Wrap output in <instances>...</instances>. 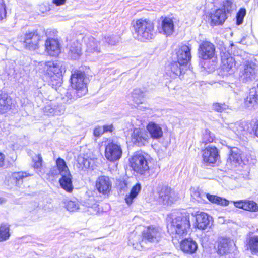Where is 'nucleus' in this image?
Wrapping results in <instances>:
<instances>
[{"mask_svg":"<svg viewBox=\"0 0 258 258\" xmlns=\"http://www.w3.org/2000/svg\"><path fill=\"white\" fill-rule=\"evenodd\" d=\"M167 228L173 238L179 239L186 236L190 228V217L188 214H181L170 218Z\"/></svg>","mask_w":258,"mask_h":258,"instance_id":"nucleus-1","label":"nucleus"},{"mask_svg":"<svg viewBox=\"0 0 258 258\" xmlns=\"http://www.w3.org/2000/svg\"><path fill=\"white\" fill-rule=\"evenodd\" d=\"M137 39L146 41L153 39L155 36L154 23L148 19H140L133 24Z\"/></svg>","mask_w":258,"mask_h":258,"instance_id":"nucleus-2","label":"nucleus"},{"mask_svg":"<svg viewBox=\"0 0 258 258\" xmlns=\"http://www.w3.org/2000/svg\"><path fill=\"white\" fill-rule=\"evenodd\" d=\"M252 158L249 154H246L245 158L242 156V152L236 147L232 148L229 152L227 160V165L231 167H236L242 163L244 164L250 163Z\"/></svg>","mask_w":258,"mask_h":258,"instance_id":"nucleus-3","label":"nucleus"},{"mask_svg":"<svg viewBox=\"0 0 258 258\" xmlns=\"http://www.w3.org/2000/svg\"><path fill=\"white\" fill-rule=\"evenodd\" d=\"M71 83L72 87L78 92L79 96H82L87 92L85 76L83 72L77 71L72 74Z\"/></svg>","mask_w":258,"mask_h":258,"instance_id":"nucleus-4","label":"nucleus"},{"mask_svg":"<svg viewBox=\"0 0 258 258\" xmlns=\"http://www.w3.org/2000/svg\"><path fill=\"white\" fill-rule=\"evenodd\" d=\"M131 166L133 169L141 174L148 172L149 166L146 158L141 154H136L130 159Z\"/></svg>","mask_w":258,"mask_h":258,"instance_id":"nucleus-5","label":"nucleus"},{"mask_svg":"<svg viewBox=\"0 0 258 258\" xmlns=\"http://www.w3.org/2000/svg\"><path fill=\"white\" fill-rule=\"evenodd\" d=\"M46 74L51 80L60 79L63 73L65 72V68L61 63L58 61H48L45 62L44 67Z\"/></svg>","mask_w":258,"mask_h":258,"instance_id":"nucleus-6","label":"nucleus"},{"mask_svg":"<svg viewBox=\"0 0 258 258\" xmlns=\"http://www.w3.org/2000/svg\"><path fill=\"white\" fill-rule=\"evenodd\" d=\"M122 151L120 145L113 142H109L105 147V156L111 162L118 160L121 157Z\"/></svg>","mask_w":258,"mask_h":258,"instance_id":"nucleus-7","label":"nucleus"},{"mask_svg":"<svg viewBox=\"0 0 258 258\" xmlns=\"http://www.w3.org/2000/svg\"><path fill=\"white\" fill-rule=\"evenodd\" d=\"M221 67L223 75L227 76L233 74L236 69L234 58L228 53H223L221 55Z\"/></svg>","mask_w":258,"mask_h":258,"instance_id":"nucleus-8","label":"nucleus"},{"mask_svg":"<svg viewBox=\"0 0 258 258\" xmlns=\"http://www.w3.org/2000/svg\"><path fill=\"white\" fill-rule=\"evenodd\" d=\"M199 58L203 60L211 59L215 56V47L209 41H204L198 48Z\"/></svg>","mask_w":258,"mask_h":258,"instance_id":"nucleus-9","label":"nucleus"},{"mask_svg":"<svg viewBox=\"0 0 258 258\" xmlns=\"http://www.w3.org/2000/svg\"><path fill=\"white\" fill-rule=\"evenodd\" d=\"M143 239L151 243L158 242L161 238V229L153 226H149L142 233Z\"/></svg>","mask_w":258,"mask_h":258,"instance_id":"nucleus-10","label":"nucleus"},{"mask_svg":"<svg viewBox=\"0 0 258 258\" xmlns=\"http://www.w3.org/2000/svg\"><path fill=\"white\" fill-rule=\"evenodd\" d=\"M177 199L175 192L170 188L163 187L161 189L158 198V202L163 206L172 204Z\"/></svg>","mask_w":258,"mask_h":258,"instance_id":"nucleus-11","label":"nucleus"},{"mask_svg":"<svg viewBox=\"0 0 258 258\" xmlns=\"http://www.w3.org/2000/svg\"><path fill=\"white\" fill-rule=\"evenodd\" d=\"M85 41L86 46L85 50L86 55L98 57V54L101 53L99 42L93 37L86 38Z\"/></svg>","mask_w":258,"mask_h":258,"instance_id":"nucleus-12","label":"nucleus"},{"mask_svg":"<svg viewBox=\"0 0 258 258\" xmlns=\"http://www.w3.org/2000/svg\"><path fill=\"white\" fill-rule=\"evenodd\" d=\"M149 137L146 132L139 128H135L131 135V141L135 145L141 146L148 143Z\"/></svg>","mask_w":258,"mask_h":258,"instance_id":"nucleus-13","label":"nucleus"},{"mask_svg":"<svg viewBox=\"0 0 258 258\" xmlns=\"http://www.w3.org/2000/svg\"><path fill=\"white\" fill-rule=\"evenodd\" d=\"M202 152L203 160L205 163L214 164L219 158L218 150L214 146H208Z\"/></svg>","mask_w":258,"mask_h":258,"instance_id":"nucleus-14","label":"nucleus"},{"mask_svg":"<svg viewBox=\"0 0 258 258\" xmlns=\"http://www.w3.org/2000/svg\"><path fill=\"white\" fill-rule=\"evenodd\" d=\"M196 227L200 230H205L210 227L213 223L211 216L204 212H198L195 215Z\"/></svg>","mask_w":258,"mask_h":258,"instance_id":"nucleus-15","label":"nucleus"},{"mask_svg":"<svg viewBox=\"0 0 258 258\" xmlns=\"http://www.w3.org/2000/svg\"><path fill=\"white\" fill-rule=\"evenodd\" d=\"M40 40V36L37 31L26 33L24 40L26 48L31 50L37 49Z\"/></svg>","mask_w":258,"mask_h":258,"instance_id":"nucleus-16","label":"nucleus"},{"mask_svg":"<svg viewBox=\"0 0 258 258\" xmlns=\"http://www.w3.org/2000/svg\"><path fill=\"white\" fill-rule=\"evenodd\" d=\"M96 187L100 193L104 195L108 194L111 190L112 182L108 176H101L97 178Z\"/></svg>","mask_w":258,"mask_h":258,"instance_id":"nucleus-17","label":"nucleus"},{"mask_svg":"<svg viewBox=\"0 0 258 258\" xmlns=\"http://www.w3.org/2000/svg\"><path fill=\"white\" fill-rule=\"evenodd\" d=\"M159 32L167 36H171L174 31V24L172 19L165 17L159 27Z\"/></svg>","mask_w":258,"mask_h":258,"instance_id":"nucleus-18","label":"nucleus"},{"mask_svg":"<svg viewBox=\"0 0 258 258\" xmlns=\"http://www.w3.org/2000/svg\"><path fill=\"white\" fill-rule=\"evenodd\" d=\"M191 49L187 45L181 46L177 52V60L180 65L186 64L191 59Z\"/></svg>","mask_w":258,"mask_h":258,"instance_id":"nucleus-19","label":"nucleus"},{"mask_svg":"<svg viewBox=\"0 0 258 258\" xmlns=\"http://www.w3.org/2000/svg\"><path fill=\"white\" fill-rule=\"evenodd\" d=\"M45 48L47 53L52 56H57L60 52L59 43L55 39H48L45 42Z\"/></svg>","mask_w":258,"mask_h":258,"instance_id":"nucleus-20","label":"nucleus"},{"mask_svg":"<svg viewBox=\"0 0 258 258\" xmlns=\"http://www.w3.org/2000/svg\"><path fill=\"white\" fill-rule=\"evenodd\" d=\"M255 69L254 64L245 65L240 75L241 80L244 82H248L254 79L255 76Z\"/></svg>","mask_w":258,"mask_h":258,"instance_id":"nucleus-21","label":"nucleus"},{"mask_svg":"<svg viewBox=\"0 0 258 258\" xmlns=\"http://www.w3.org/2000/svg\"><path fill=\"white\" fill-rule=\"evenodd\" d=\"M247 107H255L258 105V84L250 90L249 94L244 101Z\"/></svg>","mask_w":258,"mask_h":258,"instance_id":"nucleus-22","label":"nucleus"},{"mask_svg":"<svg viewBox=\"0 0 258 258\" xmlns=\"http://www.w3.org/2000/svg\"><path fill=\"white\" fill-rule=\"evenodd\" d=\"M197 243L191 239H185L180 243V249L184 253L193 254L197 251Z\"/></svg>","mask_w":258,"mask_h":258,"instance_id":"nucleus-23","label":"nucleus"},{"mask_svg":"<svg viewBox=\"0 0 258 258\" xmlns=\"http://www.w3.org/2000/svg\"><path fill=\"white\" fill-rule=\"evenodd\" d=\"M146 128L151 137L153 139H159L163 136V131L159 124L154 122H150Z\"/></svg>","mask_w":258,"mask_h":258,"instance_id":"nucleus-24","label":"nucleus"},{"mask_svg":"<svg viewBox=\"0 0 258 258\" xmlns=\"http://www.w3.org/2000/svg\"><path fill=\"white\" fill-rule=\"evenodd\" d=\"M211 23L215 25L224 23L227 18L226 14L222 9H218L211 14Z\"/></svg>","mask_w":258,"mask_h":258,"instance_id":"nucleus-25","label":"nucleus"},{"mask_svg":"<svg viewBox=\"0 0 258 258\" xmlns=\"http://www.w3.org/2000/svg\"><path fill=\"white\" fill-rule=\"evenodd\" d=\"M94 164V161L91 158H86L82 156H79L77 159L76 167L82 171H86L92 168Z\"/></svg>","mask_w":258,"mask_h":258,"instance_id":"nucleus-26","label":"nucleus"},{"mask_svg":"<svg viewBox=\"0 0 258 258\" xmlns=\"http://www.w3.org/2000/svg\"><path fill=\"white\" fill-rule=\"evenodd\" d=\"M231 242L227 238H221L219 239L217 245V253L221 255L229 253Z\"/></svg>","mask_w":258,"mask_h":258,"instance_id":"nucleus-27","label":"nucleus"},{"mask_svg":"<svg viewBox=\"0 0 258 258\" xmlns=\"http://www.w3.org/2000/svg\"><path fill=\"white\" fill-rule=\"evenodd\" d=\"M63 111L62 107L53 104L51 102L46 105L44 108V112L47 115H58L62 113Z\"/></svg>","mask_w":258,"mask_h":258,"instance_id":"nucleus-28","label":"nucleus"},{"mask_svg":"<svg viewBox=\"0 0 258 258\" xmlns=\"http://www.w3.org/2000/svg\"><path fill=\"white\" fill-rule=\"evenodd\" d=\"M61 175L62 177L59 179L61 186L68 192L72 191L73 190L72 175L70 173Z\"/></svg>","mask_w":258,"mask_h":258,"instance_id":"nucleus-29","label":"nucleus"},{"mask_svg":"<svg viewBox=\"0 0 258 258\" xmlns=\"http://www.w3.org/2000/svg\"><path fill=\"white\" fill-rule=\"evenodd\" d=\"M11 99L7 94L0 97V113H5L11 109Z\"/></svg>","mask_w":258,"mask_h":258,"instance_id":"nucleus-30","label":"nucleus"},{"mask_svg":"<svg viewBox=\"0 0 258 258\" xmlns=\"http://www.w3.org/2000/svg\"><path fill=\"white\" fill-rule=\"evenodd\" d=\"M82 54L81 44L77 42L73 43L70 47L69 55L73 59H78Z\"/></svg>","mask_w":258,"mask_h":258,"instance_id":"nucleus-31","label":"nucleus"},{"mask_svg":"<svg viewBox=\"0 0 258 258\" xmlns=\"http://www.w3.org/2000/svg\"><path fill=\"white\" fill-rule=\"evenodd\" d=\"M32 175V174L28 172L21 171L13 173L11 174V178L17 186H19L22 184L23 180L24 178Z\"/></svg>","mask_w":258,"mask_h":258,"instance_id":"nucleus-32","label":"nucleus"},{"mask_svg":"<svg viewBox=\"0 0 258 258\" xmlns=\"http://www.w3.org/2000/svg\"><path fill=\"white\" fill-rule=\"evenodd\" d=\"M141 188V185L137 183L133 187L130 193L126 195L125 199V202L128 205H130L133 203V200L136 198Z\"/></svg>","mask_w":258,"mask_h":258,"instance_id":"nucleus-33","label":"nucleus"},{"mask_svg":"<svg viewBox=\"0 0 258 258\" xmlns=\"http://www.w3.org/2000/svg\"><path fill=\"white\" fill-rule=\"evenodd\" d=\"M10 235V225L5 223H2L0 225V242L8 240Z\"/></svg>","mask_w":258,"mask_h":258,"instance_id":"nucleus-34","label":"nucleus"},{"mask_svg":"<svg viewBox=\"0 0 258 258\" xmlns=\"http://www.w3.org/2000/svg\"><path fill=\"white\" fill-rule=\"evenodd\" d=\"M206 198L208 199L211 203L223 206H226L229 203V201L224 198L209 194H207Z\"/></svg>","mask_w":258,"mask_h":258,"instance_id":"nucleus-35","label":"nucleus"},{"mask_svg":"<svg viewBox=\"0 0 258 258\" xmlns=\"http://www.w3.org/2000/svg\"><path fill=\"white\" fill-rule=\"evenodd\" d=\"M56 165L58 171H56L55 172H53L52 174L56 175L60 173L61 175H62L70 173L66 162L63 159L60 158H58L56 160Z\"/></svg>","mask_w":258,"mask_h":258,"instance_id":"nucleus-36","label":"nucleus"},{"mask_svg":"<svg viewBox=\"0 0 258 258\" xmlns=\"http://www.w3.org/2000/svg\"><path fill=\"white\" fill-rule=\"evenodd\" d=\"M131 97L135 103L142 104L144 97V93L140 89H135L132 93Z\"/></svg>","mask_w":258,"mask_h":258,"instance_id":"nucleus-37","label":"nucleus"},{"mask_svg":"<svg viewBox=\"0 0 258 258\" xmlns=\"http://www.w3.org/2000/svg\"><path fill=\"white\" fill-rule=\"evenodd\" d=\"M248 248L252 254L258 253V236H254L250 237L248 241Z\"/></svg>","mask_w":258,"mask_h":258,"instance_id":"nucleus-38","label":"nucleus"},{"mask_svg":"<svg viewBox=\"0 0 258 258\" xmlns=\"http://www.w3.org/2000/svg\"><path fill=\"white\" fill-rule=\"evenodd\" d=\"M78 92L76 90H71L68 91L66 94V97L67 98L66 102L68 103H70L76 100L77 98L81 97V96L78 95Z\"/></svg>","mask_w":258,"mask_h":258,"instance_id":"nucleus-39","label":"nucleus"},{"mask_svg":"<svg viewBox=\"0 0 258 258\" xmlns=\"http://www.w3.org/2000/svg\"><path fill=\"white\" fill-rule=\"evenodd\" d=\"M212 109L219 112H222L223 111H227L229 109L228 105L225 103H214L212 105Z\"/></svg>","mask_w":258,"mask_h":258,"instance_id":"nucleus-40","label":"nucleus"},{"mask_svg":"<svg viewBox=\"0 0 258 258\" xmlns=\"http://www.w3.org/2000/svg\"><path fill=\"white\" fill-rule=\"evenodd\" d=\"M236 5L230 0H225L223 2V8L224 12L230 13L235 9Z\"/></svg>","mask_w":258,"mask_h":258,"instance_id":"nucleus-41","label":"nucleus"},{"mask_svg":"<svg viewBox=\"0 0 258 258\" xmlns=\"http://www.w3.org/2000/svg\"><path fill=\"white\" fill-rule=\"evenodd\" d=\"M33 167L35 169H40L42 166V157L40 154L33 157Z\"/></svg>","mask_w":258,"mask_h":258,"instance_id":"nucleus-42","label":"nucleus"},{"mask_svg":"<svg viewBox=\"0 0 258 258\" xmlns=\"http://www.w3.org/2000/svg\"><path fill=\"white\" fill-rule=\"evenodd\" d=\"M245 201V210L256 212L258 211V205L253 201Z\"/></svg>","mask_w":258,"mask_h":258,"instance_id":"nucleus-43","label":"nucleus"},{"mask_svg":"<svg viewBox=\"0 0 258 258\" xmlns=\"http://www.w3.org/2000/svg\"><path fill=\"white\" fill-rule=\"evenodd\" d=\"M66 208L70 212H75L79 209V204L77 202L68 201L66 203Z\"/></svg>","mask_w":258,"mask_h":258,"instance_id":"nucleus-44","label":"nucleus"},{"mask_svg":"<svg viewBox=\"0 0 258 258\" xmlns=\"http://www.w3.org/2000/svg\"><path fill=\"white\" fill-rule=\"evenodd\" d=\"M206 195L207 194L203 192H200L199 191L196 190H194L191 194L192 197L198 202L204 201L206 197Z\"/></svg>","mask_w":258,"mask_h":258,"instance_id":"nucleus-45","label":"nucleus"},{"mask_svg":"<svg viewBox=\"0 0 258 258\" xmlns=\"http://www.w3.org/2000/svg\"><path fill=\"white\" fill-rule=\"evenodd\" d=\"M229 128L232 130L235 134H238L243 130V127L239 122L230 123Z\"/></svg>","mask_w":258,"mask_h":258,"instance_id":"nucleus-46","label":"nucleus"},{"mask_svg":"<svg viewBox=\"0 0 258 258\" xmlns=\"http://www.w3.org/2000/svg\"><path fill=\"white\" fill-rule=\"evenodd\" d=\"M246 15V10L244 8H241L238 12L236 15L237 24L239 25L243 22V20Z\"/></svg>","mask_w":258,"mask_h":258,"instance_id":"nucleus-47","label":"nucleus"},{"mask_svg":"<svg viewBox=\"0 0 258 258\" xmlns=\"http://www.w3.org/2000/svg\"><path fill=\"white\" fill-rule=\"evenodd\" d=\"M180 65L179 63L178 62H175L171 64L170 69L171 71L175 75H180L181 73V69L180 68Z\"/></svg>","mask_w":258,"mask_h":258,"instance_id":"nucleus-48","label":"nucleus"},{"mask_svg":"<svg viewBox=\"0 0 258 258\" xmlns=\"http://www.w3.org/2000/svg\"><path fill=\"white\" fill-rule=\"evenodd\" d=\"M105 41L109 45H114L119 41V38L117 36H110L105 37Z\"/></svg>","mask_w":258,"mask_h":258,"instance_id":"nucleus-49","label":"nucleus"},{"mask_svg":"<svg viewBox=\"0 0 258 258\" xmlns=\"http://www.w3.org/2000/svg\"><path fill=\"white\" fill-rule=\"evenodd\" d=\"M214 138L209 131H206L203 135L202 141L205 144L211 143L213 141Z\"/></svg>","mask_w":258,"mask_h":258,"instance_id":"nucleus-50","label":"nucleus"},{"mask_svg":"<svg viewBox=\"0 0 258 258\" xmlns=\"http://www.w3.org/2000/svg\"><path fill=\"white\" fill-rule=\"evenodd\" d=\"M6 16V7L3 0H0V20H3Z\"/></svg>","mask_w":258,"mask_h":258,"instance_id":"nucleus-51","label":"nucleus"},{"mask_svg":"<svg viewBox=\"0 0 258 258\" xmlns=\"http://www.w3.org/2000/svg\"><path fill=\"white\" fill-rule=\"evenodd\" d=\"M104 133V130L102 126H96L93 132V134L95 137H99Z\"/></svg>","mask_w":258,"mask_h":258,"instance_id":"nucleus-52","label":"nucleus"},{"mask_svg":"<svg viewBox=\"0 0 258 258\" xmlns=\"http://www.w3.org/2000/svg\"><path fill=\"white\" fill-rule=\"evenodd\" d=\"M234 206L240 209H242L245 210V201H239L236 202H233Z\"/></svg>","mask_w":258,"mask_h":258,"instance_id":"nucleus-53","label":"nucleus"},{"mask_svg":"<svg viewBox=\"0 0 258 258\" xmlns=\"http://www.w3.org/2000/svg\"><path fill=\"white\" fill-rule=\"evenodd\" d=\"M102 127L103 128L104 133L106 132H112L114 128L112 124L104 125Z\"/></svg>","mask_w":258,"mask_h":258,"instance_id":"nucleus-54","label":"nucleus"},{"mask_svg":"<svg viewBox=\"0 0 258 258\" xmlns=\"http://www.w3.org/2000/svg\"><path fill=\"white\" fill-rule=\"evenodd\" d=\"M5 155L0 152V168H3L5 165Z\"/></svg>","mask_w":258,"mask_h":258,"instance_id":"nucleus-55","label":"nucleus"},{"mask_svg":"<svg viewBox=\"0 0 258 258\" xmlns=\"http://www.w3.org/2000/svg\"><path fill=\"white\" fill-rule=\"evenodd\" d=\"M66 0H52V3L58 6L64 5Z\"/></svg>","mask_w":258,"mask_h":258,"instance_id":"nucleus-56","label":"nucleus"},{"mask_svg":"<svg viewBox=\"0 0 258 258\" xmlns=\"http://www.w3.org/2000/svg\"><path fill=\"white\" fill-rule=\"evenodd\" d=\"M127 185V182L125 180H123L120 182V186L122 189H124Z\"/></svg>","mask_w":258,"mask_h":258,"instance_id":"nucleus-57","label":"nucleus"},{"mask_svg":"<svg viewBox=\"0 0 258 258\" xmlns=\"http://www.w3.org/2000/svg\"><path fill=\"white\" fill-rule=\"evenodd\" d=\"M255 134L258 137V123L255 125Z\"/></svg>","mask_w":258,"mask_h":258,"instance_id":"nucleus-58","label":"nucleus"},{"mask_svg":"<svg viewBox=\"0 0 258 258\" xmlns=\"http://www.w3.org/2000/svg\"><path fill=\"white\" fill-rule=\"evenodd\" d=\"M71 258H81V257H79V256H78L77 255H75V256H72L71 257Z\"/></svg>","mask_w":258,"mask_h":258,"instance_id":"nucleus-59","label":"nucleus"},{"mask_svg":"<svg viewBox=\"0 0 258 258\" xmlns=\"http://www.w3.org/2000/svg\"><path fill=\"white\" fill-rule=\"evenodd\" d=\"M87 258H95V257L93 255H90Z\"/></svg>","mask_w":258,"mask_h":258,"instance_id":"nucleus-60","label":"nucleus"},{"mask_svg":"<svg viewBox=\"0 0 258 258\" xmlns=\"http://www.w3.org/2000/svg\"><path fill=\"white\" fill-rule=\"evenodd\" d=\"M2 201H3V199H0V203H2Z\"/></svg>","mask_w":258,"mask_h":258,"instance_id":"nucleus-61","label":"nucleus"}]
</instances>
